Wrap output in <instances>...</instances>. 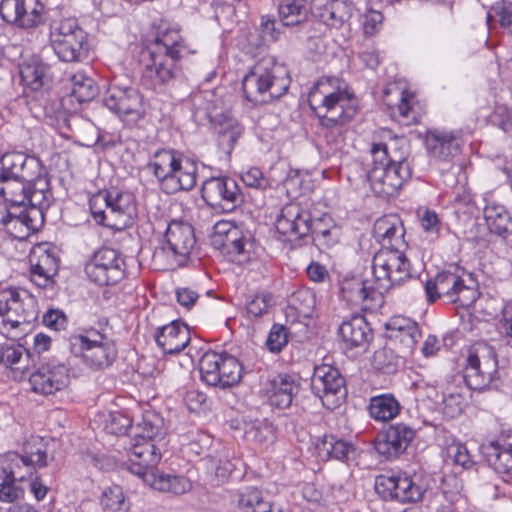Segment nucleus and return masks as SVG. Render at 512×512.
<instances>
[{
  "label": "nucleus",
  "instance_id": "f257e3e1",
  "mask_svg": "<svg viewBox=\"0 0 512 512\" xmlns=\"http://www.w3.org/2000/svg\"><path fill=\"white\" fill-rule=\"evenodd\" d=\"M309 104L318 116L321 134L331 150L341 149L344 124L357 113V101L340 78L320 79L309 94Z\"/></svg>",
  "mask_w": 512,
  "mask_h": 512
},
{
  "label": "nucleus",
  "instance_id": "f03ea898",
  "mask_svg": "<svg viewBox=\"0 0 512 512\" xmlns=\"http://www.w3.org/2000/svg\"><path fill=\"white\" fill-rule=\"evenodd\" d=\"M372 162L367 170V180L379 197L396 196L411 177V168L402 155L391 154L385 143H373L370 148Z\"/></svg>",
  "mask_w": 512,
  "mask_h": 512
},
{
  "label": "nucleus",
  "instance_id": "7ed1b4c3",
  "mask_svg": "<svg viewBox=\"0 0 512 512\" xmlns=\"http://www.w3.org/2000/svg\"><path fill=\"white\" fill-rule=\"evenodd\" d=\"M290 82L285 66L272 57H263L243 77L242 89L248 101L255 105L266 104L283 96Z\"/></svg>",
  "mask_w": 512,
  "mask_h": 512
},
{
  "label": "nucleus",
  "instance_id": "20e7f679",
  "mask_svg": "<svg viewBox=\"0 0 512 512\" xmlns=\"http://www.w3.org/2000/svg\"><path fill=\"white\" fill-rule=\"evenodd\" d=\"M147 168L157 178L166 194L189 191L197 183V168L193 162L183 159L172 149L157 150L149 159Z\"/></svg>",
  "mask_w": 512,
  "mask_h": 512
},
{
  "label": "nucleus",
  "instance_id": "39448f33",
  "mask_svg": "<svg viewBox=\"0 0 512 512\" xmlns=\"http://www.w3.org/2000/svg\"><path fill=\"white\" fill-rule=\"evenodd\" d=\"M195 244L193 227L186 222L173 220L153 252V263L161 270L174 269L187 260Z\"/></svg>",
  "mask_w": 512,
  "mask_h": 512
},
{
  "label": "nucleus",
  "instance_id": "423d86ee",
  "mask_svg": "<svg viewBox=\"0 0 512 512\" xmlns=\"http://www.w3.org/2000/svg\"><path fill=\"white\" fill-rule=\"evenodd\" d=\"M93 219L100 225L122 230L131 225L136 215V201L128 191L110 190L98 194L90 200Z\"/></svg>",
  "mask_w": 512,
  "mask_h": 512
},
{
  "label": "nucleus",
  "instance_id": "0eeeda50",
  "mask_svg": "<svg viewBox=\"0 0 512 512\" xmlns=\"http://www.w3.org/2000/svg\"><path fill=\"white\" fill-rule=\"evenodd\" d=\"M69 345L73 354L80 355L86 364L94 369L109 367L117 357L115 342L105 330L89 328L82 333L71 335Z\"/></svg>",
  "mask_w": 512,
  "mask_h": 512
},
{
  "label": "nucleus",
  "instance_id": "6e6552de",
  "mask_svg": "<svg viewBox=\"0 0 512 512\" xmlns=\"http://www.w3.org/2000/svg\"><path fill=\"white\" fill-rule=\"evenodd\" d=\"M212 242L231 263L244 265L255 257L253 236L229 221L215 224Z\"/></svg>",
  "mask_w": 512,
  "mask_h": 512
},
{
  "label": "nucleus",
  "instance_id": "1a4fd4ad",
  "mask_svg": "<svg viewBox=\"0 0 512 512\" xmlns=\"http://www.w3.org/2000/svg\"><path fill=\"white\" fill-rule=\"evenodd\" d=\"M404 249H380L373 257L372 273L383 293L412 278L411 265Z\"/></svg>",
  "mask_w": 512,
  "mask_h": 512
},
{
  "label": "nucleus",
  "instance_id": "9d476101",
  "mask_svg": "<svg viewBox=\"0 0 512 512\" xmlns=\"http://www.w3.org/2000/svg\"><path fill=\"white\" fill-rule=\"evenodd\" d=\"M497 359L492 346L486 342L473 344L467 356V364L464 369V381L466 385L475 391L488 388L498 376Z\"/></svg>",
  "mask_w": 512,
  "mask_h": 512
},
{
  "label": "nucleus",
  "instance_id": "9b49d317",
  "mask_svg": "<svg viewBox=\"0 0 512 512\" xmlns=\"http://www.w3.org/2000/svg\"><path fill=\"white\" fill-rule=\"evenodd\" d=\"M199 370L203 382L223 389L238 384L242 377L239 360L226 352L204 353L200 359Z\"/></svg>",
  "mask_w": 512,
  "mask_h": 512
},
{
  "label": "nucleus",
  "instance_id": "f8f14e48",
  "mask_svg": "<svg viewBox=\"0 0 512 512\" xmlns=\"http://www.w3.org/2000/svg\"><path fill=\"white\" fill-rule=\"evenodd\" d=\"M180 59L147 50L141 55L142 83L154 90L162 91L182 75Z\"/></svg>",
  "mask_w": 512,
  "mask_h": 512
},
{
  "label": "nucleus",
  "instance_id": "ddd939ff",
  "mask_svg": "<svg viewBox=\"0 0 512 512\" xmlns=\"http://www.w3.org/2000/svg\"><path fill=\"white\" fill-rule=\"evenodd\" d=\"M51 45L63 62H80L87 56V37L74 19H64L51 30Z\"/></svg>",
  "mask_w": 512,
  "mask_h": 512
},
{
  "label": "nucleus",
  "instance_id": "4468645a",
  "mask_svg": "<svg viewBox=\"0 0 512 512\" xmlns=\"http://www.w3.org/2000/svg\"><path fill=\"white\" fill-rule=\"evenodd\" d=\"M126 271L125 260L115 249L102 247L85 264L87 277L100 286L120 282Z\"/></svg>",
  "mask_w": 512,
  "mask_h": 512
},
{
  "label": "nucleus",
  "instance_id": "2eb2a0df",
  "mask_svg": "<svg viewBox=\"0 0 512 512\" xmlns=\"http://www.w3.org/2000/svg\"><path fill=\"white\" fill-rule=\"evenodd\" d=\"M319 220L313 221L309 211L299 204L285 205L278 215L275 223L277 231L288 237L290 241L303 238L308 234L327 236L329 230L320 229Z\"/></svg>",
  "mask_w": 512,
  "mask_h": 512
},
{
  "label": "nucleus",
  "instance_id": "dca6fc26",
  "mask_svg": "<svg viewBox=\"0 0 512 512\" xmlns=\"http://www.w3.org/2000/svg\"><path fill=\"white\" fill-rule=\"evenodd\" d=\"M311 389L323 406L331 410L337 408L347 395L344 377L337 368L325 364L314 369Z\"/></svg>",
  "mask_w": 512,
  "mask_h": 512
},
{
  "label": "nucleus",
  "instance_id": "f3484780",
  "mask_svg": "<svg viewBox=\"0 0 512 512\" xmlns=\"http://www.w3.org/2000/svg\"><path fill=\"white\" fill-rule=\"evenodd\" d=\"M201 195L212 208L231 212L243 202L237 182L227 176L211 177L202 184Z\"/></svg>",
  "mask_w": 512,
  "mask_h": 512
},
{
  "label": "nucleus",
  "instance_id": "a211bd4d",
  "mask_svg": "<svg viewBox=\"0 0 512 512\" xmlns=\"http://www.w3.org/2000/svg\"><path fill=\"white\" fill-rule=\"evenodd\" d=\"M103 101L109 110L133 121L141 119L145 113L143 97L134 87L113 83L108 87Z\"/></svg>",
  "mask_w": 512,
  "mask_h": 512
},
{
  "label": "nucleus",
  "instance_id": "6ab92c4d",
  "mask_svg": "<svg viewBox=\"0 0 512 512\" xmlns=\"http://www.w3.org/2000/svg\"><path fill=\"white\" fill-rule=\"evenodd\" d=\"M68 367L59 361L50 360L40 364L29 376L31 389L41 395H52L69 385Z\"/></svg>",
  "mask_w": 512,
  "mask_h": 512
},
{
  "label": "nucleus",
  "instance_id": "aec40b11",
  "mask_svg": "<svg viewBox=\"0 0 512 512\" xmlns=\"http://www.w3.org/2000/svg\"><path fill=\"white\" fill-rule=\"evenodd\" d=\"M376 492L385 500L416 502L423 496L422 488L405 474L379 475L375 480Z\"/></svg>",
  "mask_w": 512,
  "mask_h": 512
},
{
  "label": "nucleus",
  "instance_id": "412c9836",
  "mask_svg": "<svg viewBox=\"0 0 512 512\" xmlns=\"http://www.w3.org/2000/svg\"><path fill=\"white\" fill-rule=\"evenodd\" d=\"M341 298L351 306L372 311L381 306L383 292L376 283L373 286L360 277H347L341 282Z\"/></svg>",
  "mask_w": 512,
  "mask_h": 512
},
{
  "label": "nucleus",
  "instance_id": "4be33fe9",
  "mask_svg": "<svg viewBox=\"0 0 512 512\" xmlns=\"http://www.w3.org/2000/svg\"><path fill=\"white\" fill-rule=\"evenodd\" d=\"M2 19L20 28H33L43 22L44 5L39 0H2Z\"/></svg>",
  "mask_w": 512,
  "mask_h": 512
},
{
  "label": "nucleus",
  "instance_id": "5701e85b",
  "mask_svg": "<svg viewBox=\"0 0 512 512\" xmlns=\"http://www.w3.org/2000/svg\"><path fill=\"white\" fill-rule=\"evenodd\" d=\"M161 460V451L147 437H136L128 451V469L146 483L149 474H156L155 467Z\"/></svg>",
  "mask_w": 512,
  "mask_h": 512
},
{
  "label": "nucleus",
  "instance_id": "b1692460",
  "mask_svg": "<svg viewBox=\"0 0 512 512\" xmlns=\"http://www.w3.org/2000/svg\"><path fill=\"white\" fill-rule=\"evenodd\" d=\"M415 437V430L404 423L390 425L374 440L376 452L386 460L397 458L404 453Z\"/></svg>",
  "mask_w": 512,
  "mask_h": 512
},
{
  "label": "nucleus",
  "instance_id": "393cba45",
  "mask_svg": "<svg viewBox=\"0 0 512 512\" xmlns=\"http://www.w3.org/2000/svg\"><path fill=\"white\" fill-rule=\"evenodd\" d=\"M465 140L459 131L433 129L426 134L425 144L431 158L450 162L461 153Z\"/></svg>",
  "mask_w": 512,
  "mask_h": 512
},
{
  "label": "nucleus",
  "instance_id": "a878e982",
  "mask_svg": "<svg viewBox=\"0 0 512 512\" xmlns=\"http://www.w3.org/2000/svg\"><path fill=\"white\" fill-rule=\"evenodd\" d=\"M43 171L42 162L34 155L9 152L5 153L0 159V175L3 176L33 181Z\"/></svg>",
  "mask_w": 512,
  "mask_h": 512
},
{
  "label": "nucleus",
  "instance_id": "bb28decb",
  "mask_svg": "<svg viewBox=\"0 0 512 512\" xmlns=\"http://www.w3.org/2000/svg\"><path fill=\"white\" fill-rule=\"evenodd\" d=\"M384 102L398 113L399 120L405 125L419 122L420 113L415 105V97L412 93L399 87L397 84H389L384 90Z\"/></svg>",
  "mask_w": 512,
  "mask_h": 512
},
{
  "label": "nucleus",
  "instance_id": "cd10ccee",
  "mask_svg": "<svg viewBox=\"0 0 512 512\" xmlns=\"http://www.w3.org/2000/svg\"><path fill=\"white\" fill-rule=\"evenodd\" d=\"M373 235L380 243L381 249L406 248L404 240L405 228L402 220L396 214H388L376 220Z\"/></svg>",
  "mask_w": 512,
  "mask_h": 512
},
{
  "label": "nucleus",
  "instance_id": "c85d7f7f",
  "mask_svg": "<svg viewBox=\"0 0 512 512\" xmlns=\"http://www.w3.org/2000/svg\"><path fill=\"white\" fill-rule=\"evenodd\" d=\"M298 390L299 385L294 377L287 374H278L268 379L264 385L269 404L279 409L290 407Z\"/></svg>",
  "mask_w": 512,
  "mask_h": 512
},
{
  "label": "nucleus",
  "instance_id": "c756f323",
  "mask_svg": "<svg viewBox=\"0 0 512 512\" xmlns=\"http://www.w3.org/2000/svg\"><path fill=\"white\" fill-rule=\"evenodd\" d=\"M157 345L165 354L181 352L190 342V331L186 324L175 320L159 327L155 333Z\"/></svg>",
  "mask_w": 512,
  "mask_h": 512
},
{
  "label": "nucleus",
  "instance_id": "7c9ffc66",
  "mask_svg": "<svg viewBox=\"0 0 512 512\" xmlns=\"http://www.w3.org/2000/svg\"><path fill=\"white\" fill-rule=\"evenodd\" d=\"M311 11L320 22L339 28L350 17L351 6L342 0H312Z\"/></svg>",
  "mask_w": 512,
  "mask_h": 512
},
{
  "label": "nucleus",
  "instance_id": "2f4dec72",
  "mask_svg": "<svg viewBox=\"0 0 512 512\" xmlns=\"http://www.w3.org/2000/svg\"><path fill=\"white\" fill-rule=\"evenodd\" d=\"M212 124L217 133L219 148L227 155H230L235 143L242 134V126L228 113L213 116Z\"/></svg>",
  "mask_w": 512,
  "mask_h": 512
},
{
  "label": "nucleus",
  "instance_id": "473e14b6",
  "mask_svg": "<svg viewBox=\"0 0 512 512\" xmlns=\"http://www.w3.org/2000/svg\"><path fill=\"white\" fill-rule=\"evenodd\" d=\"M14 208L0 206V225L6 232L16 239H24L33 229L32 217L25 209L19 213L13 211Z\"/></svg>",
  "mask_w": 512,
  "mask_h": 512
},
{
  "label": "nucleus",
  "instance_id": "72a5a7b5",
  "mask_svg": "<svg viewBox=\"0 0 512 512\" xmlns=\"http://www.w3.org/2000/svg\"><path fill=\"white\" fill-rule=\"evenodd\" d=\"M461 277L453 272L443 271L436 275L433 280L425 284V293L429 303L435 302L440 297H446L452 301Z\"/></svg>",
  "mask_w": 512,
  "mask_h": 512
},
{
  "label": "nucleus",
  "instance_id": "f704fd0d",
  "mask_svg": "<svg viewBox=\"0 0 512 512\" xmlns=\"http://www.w3.org/2000/svg\"><path fill=\"white\" fill-rule=\"evenodd\" d=\"M339 335L347 348L361 347L371 335L368 323L361 315H354L339 327Z\"/></svg>",
  "mask_w": 512,
  "mask_h": 512
},
{
  "label": "nucleus",
  "instance_id": "c9c22d12",
  "mask_svg": "<svg viewBox=\"0 0 512 512\" xmlns=\"http://www.w3.org/2000/svg\"><path fill=\"white\" fill-rule=\"evenodd\" d=\"M483 453L496 472L512 477V444L491 441L483 446Z\"/></svg>",
  "mask_w": 512,
  "mask_h": 512
},
{
  "label": "nucleus",
  "instance_id": "e433bc0d",
  "mask_svg": "<svg viewBox=\"0 0 512 512\" xmlns=\"http://www.w3.org/2000/svg\"><path fill=\"white\" fill-rule=\"evenodd\" d=\"M27 202L26 206H30L32 210H35L40 216L43 215V211L48 209L53 195L49 188V180L44 175V171L29 183L26 191Z\"/></svg>",
  "mask_w": 512,
  "mask_h": 512
},
{
  "label": "nucleus",
  "instance_id": "4c0bfd02",
  "mask_svg": "<svg viewBox=\"0 0 512 512\" xmlns=\"http://www.w3.org/2000/svg\"><path fill=\"white\" fill-rule=\"evenodd\" d=\"M148 50L181 59L186 51V46L179 30L167 29L157 35Z\"/></svg>",
  "mask_w": 512,
  "mask_h": 512
},
{
  "label": "nucleus",
  "instance_id": "58836bf2",
  "mask_svg": "<svg viewBox=\"0 0 512 512\" xmlns=\"http://www.w3.org/2000/svg\"><path fill=\"white\" fill-rule=\"evenodd\" d=\"M32 180H20L0 175V196L10 203V208L26 207V191Z\"/></svg>",
  "mask_w": 512,
  "mask_h": 512
},
{
  "label": "nucleus",
  "instance_id": "ea45409f",
  "mask_svg": "<svg viewBox=\"0 0 512 512\" xmlns=\"http://www.w3.org/2000/svg\"><path fill=\"white\" fill-rule=\"evenodd\" d=\"M316 450L322 460L336 459L341 461L348 460L350 454L355 452V448L351 443L338 439L333 435L324 436L316 444Z\"/></svg>",
  "mask_w": 512,
  "mask_h": 512
},
{
  "label": "nucleus",
  "instance_id": "a19ab883",
  "mask_svg": "<svg viewBox=\"0 0 512 512\" xmlns=\"http://www.w3.org/2000/svg\"><path fill=\"white\" fill-rule=\"evenodd\" d=\"M146 484L155 490L175 495L184 494L191 489V482L186 477L161 472L149 474Z\"/></svg>",
  "mask_w": 512,
  "mask_h": 512
},
{
  "label": "nucleus",
  "instance_id": "79ce46f5",
  "mask_svg": "<svg viewBox=\"0 0 512 512\" xmlns=\"http://www.w3.org/2000/svg\"><path fill=\"white\" fill-rule=\"evenodd\" d=\"M0 469L5 478L23 481L32 474L34 468L17 452H8L0 459Z\"/></svg>",
  "mask_w": 512,
  "mask_h": 512
},
{
  "label": "nucleus",
  "instance_id": "37998d69",
  "mask_svg": "<svg viewBox=\"0 0 512 512\" xmlns=\"http://www.w3.org/2000/svg\"><path fill=\"white\" fill-rule=\"evenodd\" d=\"M483 214L487 227L492 233L504 235L512 231V218L503 205L488 203Z\"/></svg>",
  "mask_w": 512,
  "mask_h": 512
},
{
  "label": "nucleus",
  "instance_id": "c03bdc74",
  "mask_svg": "<svg viewBox=\"0 0 512 512\" xmlns=\"http://www.w3.org/2000/svg\"><path fill=\"white\" fill-rule=\"evenodd\" d=\"M368 409L373 419L387 422L399 414L401 406L392 394H381L370 399Z\"/></svg>",
  "mask_w": 512,
  "mask_h": 512
},
{
  "label": "nucleus",
  "instance_id": "a18cd8bd",
  "mask_svg": "<svg viewBox=\"0 0 512 512\" xmlns=\"http://www.w3.org/2000/svg\"><path fill=\"white\" fill-rule=\"evenodd\" d=\"M48 67L38 60H31L20 65L22 83L33 91L43 87L47 80Z\"/></svg>",
  "mask_w": 512,
  "mask_h": 512
},
{
  "label": "nucleus",
  "instance_id": "49530a36",
  "mask_svg": "<svg viewBox=\"0 0 512 512\" xmlns=\"http://www.w3.org/2000/svg\"><path fill=\"white\" fill-rule=\"evenodd\" d=\"M278 14L283 26H295L306 19V0H283L278 7Z\"/></svg>",
  "mask_w": 512,
  "mask_h": 512
},
{
  "label": "nucleus",
  "instance_id": "de8ad7c7",
  "mask_svg": "<svg viewBox=\"0 0 512 512\" xmlns=\"http://www.w3.org/2000/svg\"><path fill=\"white\" fill-rule=\"evenodd\" d=\"M98 94L95 81L83 72L71 76V95L80 103L92 100Z\"/></svg>",
  "mask_w": 512,
  "mask_h": 512
},
{
  "label": "nucleus",
  "instance_id": "09e8293b",
  "mask_svg": "<svg viewBox=\"0 0 512 512\" xmlns=\"http://www.w3.org/2000/svg\"><path fill=\"white\" fill-rule=\"evenodd\" d=\"M21 455L34 469L48 464L46 444L39 436H31L23 443Z\"/></svg>",
  "mask_w": 512,
  "mask_h": 512
},
{
  "label": "nucleus",
  "instance_id": "8fccbe9b",
  "mask_svg": "<svg viewBox=\"0 0 512 512\" xmlns=\"http://www.w3.org/2000/svg\"><path fill=\"white\" fill-rule=\"evenodd\" d=\"M100 505L103 512H126L128 510L124 491L121 486L115 484L103 489Z\"/></svg>",
  "mask_w": 512,
  "mask_h": 512
},
{
  "label": "nucleus",
  "instance_id": "3c124183",
  "mask_svg": "<svg viewBox=\"0 0 512 512\" xmlns=\"http://www.w3.org/2000/svg\"><path fill=\"white\" fill-rule=\"evenodd\" d=\"M29 360V353L21 345H4L0 347V363L16 371H24Z\"/></svg>",
  "mask_w": 512,
  "mask_h": 512
},
{
  "label": "nucleus",
  "instance_id": "603ef678",
  "mask_svg": "<svg viewBox=\"0 0 512 512\" xmlns=\"http://www.w3.org/2000/svg\"><path fill=\"white\" fill-rule=\"evenodd\" d=\"M245 439L258 446H264L274 439L273 426L265 421H255L245 427Z\"/></svg>",
  "mask_w": 512,
  "mask_h": 512
},
{
  "label": "nucleus",
  "instance_id": "864d4df0",
  "mask_svg": "<svg viewBox=\"0 0 512 512\" xmlns=\"http://www.w3.org/2000/svg\"><path fill=\"white\" fill-rule=\"evenodd\" d=\"M274 304L273 295L269 292H260L250 295L246 300L245 310L250 318H259L268 313Z\"/></svg>",
  "mask_w": 512,
  "mask_h": 512
},
{
  "label": "nucleus",
  "instance_id": "5fc2aeb1",
  "mask_svg": "<svg viewBox=\"0 0 512 512\" xmlns=\"http://www.w3.org/2000/svg\"><path fill=\"white\" fill-rule=\"evenodd\" d=\"M372 366L384 374H393L398 370L399 358L389 348H381L374 352Z\"/></svg>",
  "mask_w": 512,
  "mask_h": 512
},
{
  "label": "nucleus",
  "instance_id": "6e6d98bb",
  "mask_svg": "<svg viewBox=\"0 0 512 512\" xmlns=\"http://www.w3.org/2000/svg\"><path fill=\"white\" fill-rule=\"evenodd\" d=\"M479 295L480 293L472 279H469V284H467L465 280L461 278L451 303L468 308L476 302Z\"/></svg>",
  "mask_w": 512,
  "mask_h": 512
},
{
  "label": "nucleus",
  "instance_id": "4d7b16f0",
  "mask_svg": "<svg viewBox=\"0 0 512 512\" xmlns=\"http://www.w3.org/2000/svg\"><path fill=\"white\" fill-rule=\"evenodd\" d=\"M446 456L452 460L455 465H459L463 468H469L474 463L467 447L463 443L456 440H453L450 444L447 445Z\"/></svg>",
  "mask_w": 512,
  "mask_h": 512
},
{
  "label": "nucleus",
  "instance_id": "13d9d810",
  "mask_svg": "<svg viewBox=\"0 0 512 512\" xmlns=\"http://www.w3.org/2000/svg\"><path fill=\"white\" fill-rule=\"evenodd\" d=\"M490 121L505 133L512 135V107L497 104L493 113L490 115Z\"/></svg>",
  "mask_w": 512,
  "mask_h": 512
},
{
  "label": "nucleus",
  "instance_id": "bf43d9fd",
  "mask_svg": "<svg viewBox=\"0 0 512 512\" xmlns=\"http://www.w3.org/2000/svg\"><path fill=\"white\" fill-rule=\"evenodd\" d=\"M131 419L122 412L116 411L109 414L106 420L105 429L113 435H124L131 428Z\"/></svg>",
  "mask_w": 512,
  "mask_h": 512
},
{
  "label": "nucleus",
  "instance_id": "052dcab7",
  "mask_svg": "<svg viewBox=\"0 0 512 512\" xmlns=\"http://www.w3.org/2000/svg\"><path fill=\"white\" fill-rule=\"evenodd\" d=\"M288 342L286 328L283 325L274 324L266 340V347L270 352L279 353Z\"/></svg>",
  "mask_w": 512,
  "mask_h": 512
},
{
  "label": "nucleus",
  "instance_id": "680f3d73",
  "mask_svg": "<svg viewBox=\"0 0 512 512\" xmlns=\"http://www.w3.org/2000/svg\"><path fill=\"white\" fill-rule=\"evenodd\" d=\"M497 17L502 27H509L512 25V2L502 1L497 3L492 8V13L487 14V23L491 19Z\"/></svg>",
  "mask_w": 512,
  "mask_h": 512
},
{
  "label": "nucleus",
  "instance_id": "e2e57ef3",
  "mask_svg": "<svg viewBox=\"0 0 512 512\" xmlns=\"http://www.w3.org/2000/svg\"><path fill=\"white\" fill-rule=\"evenodd\" d=\"M24 495V490L16 485L15 480L4 479L0 483V501L6 503H13L21 499Z\"/></svg>",
  "mask_w": 512,
  "mask_h": 512
},
{
  "label": "nucleus",
  "instance_id": "0e129e2a",
  "mask_svg": "<svg viewBox=\"0 0 512 512\" xmlns=\"http://www.w3.org/2000/svg\"><path fill=\"white\" fill-rule=\"evenodd\" d=\"M391 337L398 340L408 351H412L421 338V331L416 324L415 331L412 330V328H403V330H398L394 333H391Z\"/></svg>",
  "mask_w": 512,
  "mask_h": 512
},
{
  "label": "nucleus",
  "instance_id": "69168bd1",
  "mask_svg": "<svg viewBox=\"0 0 512 512\" xmlns=\"http://www.w3.org/2000/svg\"><path fill=\"white\" fill-rule=\"evenodd\" d=\"M243 183L247 187L265 190L269 186V181L264 177L262 171L257 167H251L241 176Z\"/></svg>",
  "mask_w": 512,
  "mask_h": 512
},
{
  "label": "nucleus",
  "instance_id": "338daca9",
  "mask_svg": "<svg viewBox=\"0 0 512 512\" xmlns=\"http://www.w3.org/2000/svg\"><path fill=\"white\" fill-rule=\"evenodd\" d=\"M420 215L422 229L430 236L437 237L441 229V221L436 212L425 209Z\"/></svg>",
  "mask_w": 512,
  "mask_h": 512
},
{
  "label": "nucleus",
  "instance_id": "774afa93",
  "mask_svg": "<svg viewBox=\"0 0 512 512\" xmlns=\"http://www.w3.org/2000/svg\"><path fill=\"white\" fill-rule=\"evenodd\" d=\"M383 15L376 10H369L364 16L363 30L366 35L372 36L379 31L382 26Z\"/></svg>",
  "mask_w": 512,
  "mask_h": 512
}]
</instances>
